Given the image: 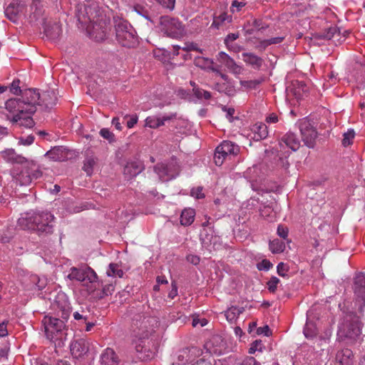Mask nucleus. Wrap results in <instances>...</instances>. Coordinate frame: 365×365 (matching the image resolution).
I'll return each mask as SVG.
<instances>
[{
  "label": "nucleus",
  "mask_w": 365,
  "mask_h": 365,
  "mask_svg": "<svg viewBox=\"0 0 365 365\" xmlns=\"http://www.w3.org/2000/svg\"><path fill=\"white\" fill-rule=\"evenodd\" d=\"M178 294V287L175 282H172V289L168 293V297L170 299H174Z\"/></svg>",
  "instance_id": "obj_64"
},
{
  "label": "nucleus",
  "mask_w": 365,
  "mask_h": 365,
  "mask_svg": "<svg viewBox=\"0 0 365 365\" xmlns=\"http://www.w3.org/2000/svg\"><path fill=\"white\" fill-rule=\"evenodd\" d=\"M195 211L192 208L185 209L180 215V223L182 226H190L194 221Z\"/></svg>",
  "instance_id": "obj_25"
},
{
  "label": "nucleus",
  "mask_w": 365,
  "mask_h": 365,
  "mask_svg": "<svg viewBox=\"0 0 365 365\" xmlns=\"http://www.w3.org/2000/svg\"><path fill=\"white\" fill-rule=\"evenodd\" d=\"M12 175L21 185H27L32 181L31 171L28 168L22 170L20 173L16 174L13 171Z\"/></svg>",
  "instance_id": "obj_24"
},
{
  "label": "nucleus",
  "mask_w": 365,
  "mask_h": 365,
  "mask_svg": "<svg viewBox=\"0 0 365 365\" xmlns=\"http://www.w3.org/2000/svg\"><path fill=\"white\" fill-rule=\"evenodd\" d=\"M202 190L203 188L200 186L193 187L190 191V195L196 199H202L205 197V194L203 193Z\"/></svg>",
  "instance_id": "obj_48"
},
{
  "label": "nucleus",
  "mask_w": 365,
  "mask_h": 365,
  "mask_svg": "<svg viewBox=\"0 0 365 365\" xmlns=\"http://www.w3.org/2000/svg\"><path fill=\"white\" fill-rule=\"evenodd\" d=\"M213 63H214L211 59L204 57H197L195 59V64L197 66L205 69H208V68Z\"/></svg>",
  "instance_id": "obj_35"
},
{
  "label": "nucleus",
  "mask_w": 365,
  "mask_h": 365,
  "mask_svg": "<svg viewBox=\"0 0 365 365\" xmlns=\"http://www.w3.org/2000/svg\"><path fill=\"white\" fill-rule=\"evenodd\" d=\"M257 334L258 335L263 334V335L267 336H269L271 334V331H270L269 326L268 325H265L264 327L257 328Z\"/></svg>",
  "instance_id": "obj_58"
},
{
  "label": "nucleus",
  "mask_w": 365,
  "mask_h": 365,
  "mask_svg": "<svg viewBox=\"0 0 365 365\" xmlns=\"http://www.w3.org/2000/svg\"><path fill=\"white\" fill-rule=\"evenodd\" d=\"M304 334L307 339H312L317 335V331L313 324H306L304 329Z\"/></svg>",
  "instance_id": "obj_38"
},
{
  "label": "nucleus",
  "mask_w": 365,
  "mask_h": 365,
  "mask_svg": "<svg viewBox=\"0 0 365 365\" xmlns=\"http://www.w3.org/2000/svg\"><path fill=\"white\" fill-rule=\"evenodd\" d=\"M76 16L82 26H86L91 38L96 41H101L106 38V20L96 3L88 2L78 4L76 9Z\"/></svg>",
  "instance_id": "obj_2"
},
{
  "label": "nucleus",
  "mask_w": 365,
  "mask_h": 365,
  "mask_svg": "<svg viewBox=\"0 0 365 365\" xmlns=\"http://www.w3.org/2000/svg\"><path fill=\"white\" fill-rule=\"evenodd\" d=\"M354 131L353 130H349L344 134V138L342 140V144L344 146H348L351 144V140L354 138Z\"/></svg>",
  "instance_id": "obj_44"
},
{
  "label": "nucleus",
  "mask_w": 365,
  "mask_h": 365,
  "mask_svg": "<svg viewBox=\"0 0 365 365\" xmlns=\"http://www.w3.org/2000/svg\"><path fill=\"white\" fill-rule=\"evenodd\" d=\"M269 250L274 254L281 253L285 250V244L279 239H274L269 242Z\"/></svg>",
  "instance_id": "obj_28"
},
{
  "label": "nucleus",
  "mask_w": 365,
  "mask_h": 365,
  "mask_svg": "<svg viewBox=\"0 0 365 365\" xmlns=\"http://www.w3.org/2000/svg\"><path fill=\"white\" fill-rule=\"evenodd\" d=\"M240 152V147L235 143L229 141H222L215 149L214 161L216 165L220 166L227 160H231Z\"/></svg>",
  "instance_id": "obj_6"
},
{
  "label": "nucleus",
  "mask_w": 365,
  "mask_h": 365,
  "mask_svg": "<svg viewBox=\"0 0 365 365\" xmlns=\"http://www.w3.org/2000/svg\"><path fill=\"white\" fill-rule=\"evenodd\" d=\"M100 135L109 141H111L114 137V135L107 128H102L100 130Z\"/></svg>",
  "instance_id": "obj_55"
},
{
  "label": "nucleus",
  "mask_w": 365,
  "mask_h": 365,
  "mask_svg": "<svg viewBox=\"0 0 365 365\" xmlns=\"http://www.w3.org/2000/svg\"><path fill=\"white\" fill-rule=\"evenodd\" d=\"M272 263L268 259H263L260 262L257 263V267L259 271L264 270L268 271L272 267Z\"/></svg>",
  "instance_id": "obj_46"
},
{
  "label": "nucleus",
  "mask_w": 365,
  "mask_h": 365,
  "mask_svg": "<svg viewBox=\"0 0 365 365\" xmlns=\"http://www.w3.org/2000/svg\"><path fill=\"white\" fill-rule=\"evenodd\" d=\"M19 84V80H14L10 86V91L14 94H18L19 93H21Z\"/></svg>",
  "instance_id": "obj_57"
},
{
  "label": "nucleus",
  "mask_w": 365,
  "mask_h": 365,
  "mask_svg": "<svg viewBox=\"0 0 365 365\" xmlns=\"http://www.w3.org/2000/svg\"><path fill=\"white\" fill-rule=\"evenodd\" d=\"M101 365H118L119 359L113 349H106L101 355Z\"/></svg>",
  "instance_id": "obj_17"
},
{
  "label": "nucleus",
  "mask_w": 365,
  "mask_h": 365,
  "mask_svg": "<svg viewBox=\"0 0 365 365\" xmlns=\"http://www.w3.org/2000/svg\"><path fill=\"white\" fill-rule=\"evenodd\" d=\"M118 42L125 47H133L138 43V38L133 26L125 21H118L115 25Z\"/></svg>",
  "instance_id": "obj_5"
},
{
  "label": "nucleus",
  "mask_w": 365,
  "mask_h": 365,
  "mask_svg": "<svg viewBox=\"0 0 365 365\" xmlns=\"http://www.w3.org/2000/svg\"><path fill=\"white\" fill-rule=\"evenodd\" d=\"M354 290L355 294L365 301V274L359 273L354 278Z\"/></svg>",
  "instance_id": "obj_20"
},
{
  "label": "nucleus",
  "mask_w": 365,
  "mask_h": 365,
  "mask_svg": "<svg viewBox=\"0 0 365 365\" xmlns=\"http://www.w3.org/2000/svg\"><path fill=\"white\" fill-rule=\"evenodd\" d=\"M157 2L163 5L164 7L173 9L175 0H155Z\"/></svg>",
  "instance_id": "obj_56"
},
{
  "label": "nucleus",
  "mask_w": 365,
  "mask_h": 365,
  "mask_svg": "<svg viewBox=\"0 0 365 365\" xmlns=\"http://www.w3.org/2000/svg\"><path fill=\"white\" fill-rule=\"evenodd\" d=\"M361 328L359 317L352 312L347 313L339 327L338 337L341 340H355L361 334Z\"/></svg>",
  "instance_id": "obj_4"
},
{
  "label": "nucleus",
  "mask_w": 365,
  "mask_h": 365,
  "mask_svg": "<svg viewBox=\"0 0 365 365\" xmlns=\"http://www.w3.org/2000/svg\"><path fill=\"white\" fill-rule=\"evenodd\" d=\"M283 39H284V37H274V38H271L269 39L263 40V41H260V46L263 48H265L266 47H267L269 45L277 44V43H281L283 41Z\"/></svg>",
  "instance_id": "obj_40"
},
{
  "label": "nucleus",
  "mask_w": 365,
  "mask_h": 365,
  "mask_svg": "<svg viewBox=\"0 0 365 365\" xmlns=\"http://www.w3.org/2000/svg\"><path fill=\"white\" fill-rule=\"evenodd\" d=\"M114 291V286L112 284H108L103 286L102 289V295L100 298H103L104 296L111 295Z\"/></svg>",
  "instance_id": "obj_52"
},
{
  "label": "nucleus",
  "mask_w": 365,
  "mask_h": 365,
  "mask_svg": "<svg viewBox=\"0 0 365 365\" xmlns=\"http://www.w3.org/2000/svg\"><path fill=\"white\" fill-rule=\"evenodd\" d=\"M212 234L213 230L204 229L201 231L200 237L204 245H208L209 243H211L213 237Z\"/></svg>",
  "instance_id": "obj_32"
},
{
  "label": "nucleus",
  "mask_w": 365,
  "mask_h": 365,
  "mask_svg": "<svg viewBox=\"0 0 365 365\" xmlns=\"http://www.w3.org/2000/svg\"><path fill=\"white\" fill-rule=\"evenodd\" d=\"M294 86V93L296 96V98H301L303 97V94L307 92V86L302 81H297L293 83Z\"/></svg>",
  "instance_id": "obj_29"
},
{
  "label": "nucleus",
  "mask_w": 365,
  "mask_h": 365,
  "mask_svg": "<svg viewBox=\"0 0 365 365\" xmlns=\"http://www.w3.org/2000/svg\"><path fill=\"white\" fill-rule=\"evenodd\" d=\"M265 121L267 123H276L279 121L278 116L276 113H272L266 117Z\"/></svg>",
  "instance_id": "obj_62"
},
{
  "label": "nucleus",
  "mask_w": 365,
  "mask_h": 365,
  "mask_svg": "<svg viewBox=\"0 0 365 365\" xmlns=\"http://www.w3.org/2000/svg\"><path fill=\"white\" fill-rule=\"evenodd\" d=\"M155 170L159 175L160 178L162 179V180L165 181V180H168V178H165L163 175V173H165L167 171L166 165H165L164 164H160V165L158 164L155 167Z\"/></svg>",
  "instance_id": "obj_50"
},
{
  "label": "nucleus",
  "mask_w": 365,
  "mask_h": 365,
  "mask_svg": "<svg viewBox=\"0 0 365 365\" xmlns=\"http://www.w3.org/2000/svg\"><path fill=\"white\" fill-rule=\"evenodd\" d=\"M217 59L234 75H240L243 71V68L241 66L237 65L233 58L223 51H221L217 54Z\"/></svg>",
  "instance_id": "obj_11"
},
{
  "label": "nucleus",
  "mask_w": 365,
  "mask_h": 365,
  "mask_svg": "<svg viewBox=\"0 0 365 365\" xmlns=\"http://www.w3.org/2000/svg\"><path fill=\"white\" fill-rule=\"evenodd\" d=\"M237 365H260L257 360L252 357H247L242 362L237 363Z\"/></svg>",
  "instance_id": "obj_54"
},
{
  "label": "nucleus",
  "mask_w": 365,
  "mask_h": 365,
  "mask_svg": "<svg viewBox=\"0 0 365 365\" xmlns=\"http://www.w3.org/2000/svg\"><path fill=\"white\" fill-rule=\"evenodd\" d=\"M159 28L161 32L173 38L181 36L184 31L181 22L178 19L168 16L160 17Z\"/></svg>",
  "instance_id": "obj_7"
},
{
  "label": "nucleus",
  "mask_w": 365,
  "mask_h": 365,
  "mask_svg": "<svg viewBox=\"0 0 365 365\" xmlns=\"http://www.w3.org/2000/svg\"><path fill=\"white\" fill-rule=\"evenodd\" d=\"M192 92L195 96L198 99L204 98L208 100L211 98V93L209 91H205L199 87H194Z\"/></svg>",
  "instance_id": "obj_37"
},
{
  "label": "nucleus",
  "mask_w": 365,
  "mask_h": 365,
  "mask_svg": "<svg viewBox=\"0 0 365 365\" xmlns=\"http://www.w3.org/2000/svg\"><path fill=\"white\" fill-rule=\"evenodd\" d=\"M264 348L262 340H255L250 344L249 354H254L256 351H262Z\"/></svg>",
  "instance_id": "obj_41"
},
{
  "label": "nucleus",
  "mask_w": 365,
  "mask_h": 365,
  "mask_svg": "<svg viewBox=\"0 0 365 365\" xmlns=\"http://www.w3.org/2000/svg\"><path fill=\"white\" fill-rule=\"evenodd\" d=\"M252 130L255 135L254 138L256 140L264 139L268 135L267 125L262 123L255 124Z\"/></svg>",
  "instance_id": "obj_26"
},
{
  "label": "nucleus",
  "mask_w": 365,
  "mask_h": 365,
  "mask_svg": "<svg viewBox=\"0 0 365 365\" xmlns=\"http://www.w3.org/2000/svg\"><path fill=\"white\" fill-rule=\"evenodd\" d=\"M53 215L50 212H43L34 215V228H52Z\"/></svg>",
  "instance_id": "obj_13"
},
{
  "label": "nucleus",
  "mask_w": 365,
  "mask_h": 365,
  "mask_svg": "<svg viewBox=\"0 0 365 365\" xmlns=\"http://www.w3.org/2000/svg\"><path fill=\"white\" fill-rule=\"evenodd\" d=\"M299 128L304 144L309 148H313L317 137V132L315 128L306 119H303L299 123Z\"/></svg>",
  "instance_id": "obj_9"
},
{
  "label": "nucleus",
  "mask_w": 365,
  "mask_h": 365,
  "mask_svg": "<svg viewBox=\"0 0 365 365\" xmlns=\"http://www.w3.org/2000/svg\"><path fill=\"white\" fill-rule=\"evenodd\" d=\"M187 262H189L190 263L192 264H195V265H197L200 263V257L197 255H189L187 256Z\"/></svg>",
  "instance_id": "obj_63"
},
{
  "label": "nucleus",
  "mask_w": 365,
  "mask_h": 365,
  "mask_svg": "<svg viewBox=\"0 0 365 365\" xmlns=\"http://www.w3.org/2000/svg\"><path fill=\"white\" fill-rule=\"evenodd\" d=\"M18 225L24 228H34V216L29 217H20L18 221Z\"/></svg>",
  "instance_id": "obj_36"
},
{
  "label": "nucleus",
  "mask_w": 365,
  "mask_h": 365,
  "mask_svg": "<svg viewBox=\"0 0 365 365\" xmlns=\"http://www.w3.org/2000/svg\"><path fill=\"white\" fill-rule=\"evenodd\" d=\"M31 14L34 16V18L38 19L41 17L44 12L43 5L41 0H33L32 4L31 5Z\"/></svg>",
  "instance_id": "obj_27"
},
{
  "label": "nucleus",
  "mask_w": 365,
  "mask_h": 365,
  "mask_svg": "<svg viewBox=\"0 0 365 365\" xmlns=\"http://www.w3.org/2000/svg\"><path fill=\"white\" fill-rule=\"evenodd\" d=\"M64 317L63 319L45 316L42 320L46 338L52 341H58V346H63V341L66 338V330Z\"/></svg>",
  "instance_id": "obj_3"
},
{
  "label": "nucleus",
  "mask_w": 365,
  "mask_h": 365,
  "mask_svg": "<svg viewBox=\"0 0 365 365\" xmlns=\"http://www.w3.org/2000/svg\"><path fill=\"white\" fill-rule=\"evenodd\" d=\"M229 16L226 13H222L217 16H215L212 22V26L219 27L221 24L228 20Z\"/></svg>",
  "instance_id": "obj_43"
},
{
  "label": "nucleus",
  "mask_w": 365,
  "mask_h": 365,
  "mask_svg": "<svg viewBox=\"0 0 365 365\" xmlns=\"http://www.w3.org/2000/svg\"><path fill=\"white\" fill-rule=\"evenodd\" d=\"M106 274L108 277H122L123 276V271L119 268V265L115 263H110L106 271Z\"/></svg>",
  "instance_id": "obj_30"
},
{
  "label": "nucleus",
  "mask_w": 365,
  "mask_h": 365,
  "mask_svg": "<svg viewBox=\"0 0 365 365\" xmlns=\"http://www.w3.org/2000/svg\"><path fill=\"white\" fill-rule=\"evenodd\" d=\"M46 157L53 161H65L68 158V151L62 146L54 147L46 153Z\"/></svg>",
  "instance_id": "obj_18"
},
{
  "label": "nucleus",
  "mask_w": 365,
  "mask_h": 365,
  "mask_svg": "<svg viewBox=\"0 0 365 365\" xmlns=\"http://www.w3.org/2000/svg\"><path fill=\"white\" fill-rule=\"evenodd\" d=\"M243 61L252 66L254 68L259 69L262 65L263 60L262 58L256 56L252 53H242Z\"/></svg>",
  "instance_id": "obj_23"
},
{
  "label": "nucleus",
  "mask_w": 365,
  "mask_h": 365,
  "mask_svg": "<svg viewBox=\"0 0 365 365\" xmlns=\"http://www.w3.org/2000/svg\"><path fill=\"white\" fill-rule=\"evenodd\" d=\"M260 215L264 218H270L272 220L275 217V212L272 205H264L263 207L259 208Z\"/></svg>",
  "instance_id": "obj_34"
},
{
  "label": "nucleus",
  "mask_w": 365,
  "mask_h": 365,
  "mask_svg": "<svg viewBox=\"0 0 365 365\" xmlns=\"http://www.w3.org/2000/svg\"><path fill=\"white\" fill-rule=\"evenodd\" d=\"M225 317H226V319H227V321L232 322L238 317V315L236 312L232 310V307L225 312Z\"/></svg>",
  "instance_id": "obj_53"
},
{
  "label": "nucleus",
  "mask_w": 365,
  "mask_h": 365,
  "mask_svg": "<svg viewBox=\"0 0 365 365\" xmlns=\"http://www.w3.org/2000/svg\"><path fill=\"white\" fill-rule=\"evenodd\" d=\"M202 354V351L197 346H192L182 349L179 356L178 361L182 364L194 365L197 359Z\"/></svg>",
  "instance_id": "obj_10"
},
{
  "label": "nucleus",
  "mask_w": 365,
  "mask_h": 365,
  "mask_svg": "<svg viewBox=\"0 0 365 365\" xmlns=\"http://www.w3.org/2000/svg\"><path fill=\"white\" fill-rule=\"evenodd\" d=\"M245 6V4L243 2H239L237 1H233L231 6V10L232 12L240 11V9Z\"/></svg>",
  "instance_id": "obj_61"
},
{
  "label": "nucleus",
  "mask_w": 365,
  "mask_h": 365,
  "mask_svg": "<svg viewBox=\"0 0 365 365\" xmlns=\"http://www.w3.org/2000/svg\"><path fill=\"white\" fill-rule=\"evenodd\" d=\"M68 278L71 280H76L78 282L88 281L91 283H93L98 279L96 273L89 267L79 268L75 267H71Z\"/></svg>",
  "instance_id": "obj_8"
},
{
  "label": "nucleus",
  "mask_w": 365,
  "mask_h": 365,
  "mask_svg": "<svg viewBox=\"0 0 365 365\" xmlns=\"http://www.w3.org/2000/svg\"><path fill=\"white\" fill-rule=\"evenodd\" d=\"M70 349L73 357L83 358L88 351V344L85 339H79L70 344Z\"/></svg>",
  "instance_id": "obj_12"
},
{
  "label": "nucleus",
  "mask_w": 365,
  "mask_h": 365,
  "mask_svg": "<svg viewBox=\"0 0 365 365\" xmlns=\"http://www.w3.org/2000/svg\"><path fill=\"white\" fill-rule=\"evenodd\" d=\"M135 352L136 357L140 361L150 360L155 356V352L143 341L135 346Z\"/></svg>",
  "instance_id": "obj_16"
},
{
  "label": "nucleus",
  "mask_w": 365,
  "mask_h": 365,
  "mask_svg": "<svg viewBox=\"0 0 365 365\" xmlns=\"http://www.w3.org/2000/svg\"><path fill=\"white\" fill-rule=\"evenodd\" d=\"M280 282V280L277 277H272L267 282V287L269 292L274 293L277 288V284Z\"/></svg>",
  "instance_id": "obj_39"
},
{
  "label": "nucleus",
  "mask_w": 365,
  "mask_h": 365,
  "mask_svg": "<svg viewBox=\"0 0 365 365\" xmlns=\"http://www.w3.org/2000/svg\"><path fill=\"white\" fill-rule=\"evenodd\" d=\"M182 50L187 52L195 51L202 53V50L197 47V43H195L193 42H185L184 45L182 46Z\"/></svg>",
  "instance_id": "obj_45"
},
{
  "label": "nucleus",
  "mask_w": 365,
  "mask_h": 365,
  "mask_svg": "<svg viewBox=\"0 0 365 365\" xmlns=\"http://www.w3.org/2000/svg\"><path fill=\"white\" fill-rule=\"evenodd\" d=\"M283 144L292 150L296 151L299 148L300 142L294 133L289 132L282 138L279 142L281 147L284 146Z\"/></svg>",
  "instance_id": "obj_19"
},
{
  "label": "nucleus",
  "mask_w": 365,
  "mask_h": 365,
  "mask_svg": "<svg viewBox=\"0 0 365 365\" xmlns=\"http://www.w3.org/2000/svg\"><path fill=\"white\" fill-rule=\"evenodd\" d=\"M11 237L9 230H0V242L2 243L9 242Z\"/></svg>",
  "instance_id": "obj_51"
},
{
  "label": "nucleus",
  "mask_w": 365,
  "mask_h": 365,
  "mask_svg": "<svg viewBox=\"0 0 365 365\" xmlns=\"http://www.w3.org/2000/svg\"><path fill=\"white\" fill-rule=\"evenodd\" d=\"M176 117V114L164 115L163 116L150 115L145 118V125L153 129L158 128Z\"/></svg>",
  "instance_id": "obj_14"
},
{
  "label": "nucleus",
  "mask_w": 365,
  "mask_h": 365,
  "mask_svg": "<svg viewBox=\"0 0 365 365\" xmlns=\"http://www.w3.org/2000/svg\"><path fill=\"white\" fill-rule=\"evenodd\" d=\"M95 165L96 160L93 158H86L83 163V170L88 175H91Z\"/></svg>",
  "instance_id": "obj_33"
},
{
  "label": "nucleus",
  "mask_w": 365,
  "mask_h": 365,
  "mask_svg": "<svg viewBox=\"0 0 365 365\" xmlns=\"http://www.w3.org/2000/svg\"><path fill=\"white\" fill-rule=\"evenodd\" d=\"M40 93L36 89L26 90L21 98H10L5 103L6 119L15 128H31L35 123L32 115L39 104Z\"/></svg>",
  "instance_id": "obj_1"
},
{
  "label": "nucleus",
  "mask_w": 365,
  "mask_h": 365,
  "mask_svg": "<svg viewBox=\"0 0 365 365\" xmlns=\"http://www.w3.org/2000/svg\"><path fill=\"white\" fill-rule=\"evenodd\" d=\"M239 38V34H229L225 39V43L230 48V43L237 38Z\"/></svg>",
  "instance_id": "obj_59"
},
{
  "label": "nucleus",
  "mask_w": 365,
  "mask_h": 365,
  "mask_svg": "<svg viewBox=\"0 0 365 365\" xmlns=\"http://www.w3.org/2000/svg\"><path fill=\"white\" fill-rule=\"evenodd\" d=\"M353 357V352L351 349H344L337 352L336 360L340 365H352Z\"/></svg>",
  "instance_id": "obj_22"
},
{
  "label": "nucleus",
  "mask_w": 365,
  "mask_h": 365,
  "mask_svg": "<svg viewBox=\"0 0 365 365\" xmlns=\"http://www.w3.org/2000/svg\"><path fill=\"white\" fill-rule=\"evenodd\" d=\"M260 81L251 80V81H240V83L242 86L247 88H255L260 83Z\"/></svg>",
  "instance_id": "obj_49"
},
{
  "label": "nucleus",
  "mask_w": 365,
  "mask_h": 365,
  "mask_svg": "<svg viewBox=\"0 0 365 365\" xmlns=\"http://www.w3.org/2000/svg\"><path fill=\"white\" fill-rule=\"evenodd\" d=\"M44 31L48 37L55 39L60 36L61 30L58 24H54L51 29L49 27H46Z\"/></svg>",
  "instance_id": "obj_31"
},
{
  "label": "nucleus",
  "mask_w": 365,
  "mask_h": 365,
  "mask_svg": "<svg viewBox=\"0 0 365 365\" xmlns=\"http://www.w3.org/2000/svg\"><path fill=\"white\" fill-rule=\"evenodd\" d=\"M143 165L140 162H128L123 169V175L127 180H130L143 170Z\"/></svg>",
  "instance_id": "obj_15"
},
{
  "label": "nucleus",
  "mask_w": 365,
  "mask_h": 365,
  "mask_svg": "<svg viewBox=\"0 0 365 365\" xmlns=\"http://www.w3.org/2000/svg\"><path fill=\"white\" fill-rule=\"evenodd\" d=\"M1 158L8 163L22 164L26 162V158L17 155L14 150L6 149L1 152Z\"/></svg>",
  "instance_id": "obj_21"
},
{
  "label": "nucleus",
  "mask_w": 365,
  "mask_h": 365,
  "mask_svg": "<svg viewBox=\"0 0 365 365\" xmlns=\"http://www.w3.org/2000/svg\"><path fill=\"white\" fill-rule=\"evenodd\" d=\"M288 264L284 262H279L277 266V274L281 277L287 276V272L289 271Z\"/></svg>",
  "instance_id": "obj_47"
},
{
  "label": "nucleus",
  "mask_w": 365,
  "mask_h": 365,
  "mask_svg": "<svg viewBox=\"0 0 365 365\" xmlns=\"http://www.w3.org/2000/svg\"><path fill=\"white\" fill-rule=\"evenodd\" d=\"M5 14L7 16V18L14 21L16 22L17 20V12L15 11V7L9 5L7 6V8L5 10Z\"/></svg>",
  "instance_id": "obj_42"
},
{
  "label": "nucleus",
  "mask_w": 365,
  "mask_h": 365,
  "mask_svg": "<svg viewBox=\"0 0 365 365\" xmlns=\"http://www.w3.org/2000/svg\"><path fill=\"white\" fill-rule=\"evenodd\" d=\"M34 139H35L34 136L32 135H30L26 138H21L20 139V142L24 145H30L34 143Z\"/></svg>",
  "instance_id": "obj_60"
}]
</instances>
